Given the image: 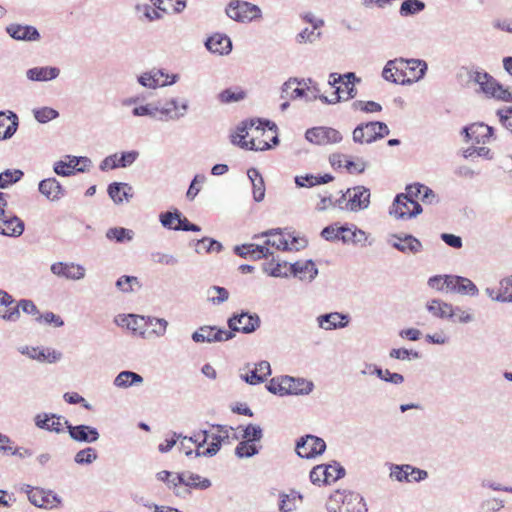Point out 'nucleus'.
I'll use <instances>...</instances> for the list:
<instances>
[{
	"label": "nucleus",
	"mask_w": 512,
	"mask_h": 512,
	"mask_svg": "<svg viewBox=\"0 0 512 512\" xmlns=\"http://www.w3.org/2000/svg\"><path fill=\"white\" fill-rule=\"evenodd\" d=\"M20 310L29 315H40L37 306L32 300L21 299L18 302L7 291L0 289V318L8 322H17L20 319Z\"/></svg>",
	"instance_id": "1"
},
{
	"label": "nucleus",
	"mask_w": 512,
	"mask_h": 512,
	"mask_svg": "<svg viewBox=\"0 0 512 512\" xmlns=\"http://www.w3.org/2000/svg\"><path fill=\"white\" fill-rule=\"evenodd\" d=\"M469 79L477 84L486 96L502 101H512V89L505 88L489 73L478 70L470 71Z\"/></svg>",
	"instance_id": "2"
},
{
	"label": "nucleus",
	"mask_w": 512,
	"mask_h": 512,
	"mask_svg": "<svg viewBox=\"0 0 512 512\" xmlns=\"http://www.w3.org/2000/svg\"><path fill=\"white\" fill-rule=\"evenodd\" d=\"M389 133L390 130L384 122L371 121L357 125L352 132V138L357 144H371Z\"/></svg>",
	"instance_id": "3"
},
{
	"label": "nucleus",
	"mask_w": 512,
	"mask_h": 512,
	"mask_svg": "<svg viewBox=\"0 0 512 512\" xmlns=\"http://www.w3.org/2000/svg\"><path fill=\"white\" fill-rule=\"evenodd\" d=\"M7 194L0 192V234L8 237H19L24 232V222L13 215L6 212Z\"/></svg>",
	"instance_id": "4"
},
{
	"label": "nucleus",
	"mask_w": 512,
	"mask_h": 512,
	"mask_svg": "<svg viewBox=\"0 0 512 512\" xmlns=\"http://www.w3.org/2000/svg\"><path fill=\"white\" fill-rule=\"evenodd\" d=\"M225 13L230 19L241 23L251 22L261 17V9L257 5L242 0L230 1Z\"/></svg>",
	"instance_id": "5"
},
{
	"label": "nucleus",
	"mask_w": 512,
	"mask_h": 512,
	"mask_svg": "<svg viewBox=\"0 0 512 512\" xmlns=\"http://www.w3.org/2000/svg\"><path fill=\"white\" fill-rule=\"evenodd\" d=\"M22 490L27 494L30 503L38 508L53 509L61 504V498L52 490L25 485Z\"/></svg>",
	"instance_id": "6"
},
{
	"label": "nucleus",
	"mask_w": 512,
	"mask_h": 512,
	"mask_svg": "<svg viewBox=\"0 0 512 512\" xmlns=\"http://www.w3.org/2000/svg\"><path fill=\"white\" fill-rule=\"evenodd\" d=\"M229 331L241 332L243 334H251L255 332L261 325L258 314L242 311L233 314L227 321Z\"/></svg>",
	"instance_id": "7"
},
{
	"label": "nucleus",
	"mask_w": 512,
	"mask_h": 512,
	"mask_svg": "<svg viewBox=\"0 0 512 512\" xmlns=\"http://www.w3.org/2000/svg\"><path fill=\"white\" fill-rule=\"evenodd\" d=\"M422 213L417 200H410L404 194H398L389 210V214L397 219H410Z\"/></svg>",
	"instance_id": "8"
},
{
	"label": "nucleus",
	"mask_w": 512,
	"mask_h": 512,
	"mask_svg": "<svg viewBox=\"0 0 512 512\" xmlns=\"http://www.w3.org/2000/svg\"><path fill=\"white\" fill-rule=\"evenodd\" d=\"M387 243L403 254L416 255L424 249L422 242L417 237L406 233L389 235Z\"/></svg>",
	"instance_id": "9"
},
{
	"label": "nucleus",
	"mask_w": 512,
	"mask_h": 512,
	"mask_svg": "<svg viewBox=\"0 0 512 512\" xmlns=\"http://www.w3.org/2000/svg\"><path fill=\"white\" fill-rule=\"evenodd\" d=\"M326 449L325 441L314 435H305L296 442V453L301 458L311 459L324 453Z\"/></svg>",
	"instance_id": "10"
},
{
	"label": "nucleus",
	"mask_w": 512,
	"mask_h": 512,
	"mask_svg": "<svg viewBox=\"0 0 512 512\" xmlns=\"http://www.w3.org/2000/svg\"><path fill=\"white\" fill-rule=\"evenodd\" d=\"M389 477L398 482H421L428 477V472L410 464H390Z\"/></svg>",
	"instance_id": "11"
},
{
	"label": "nucleus",
	"mask_w": 512,
	"mask_h": 512,
	"mask_svg": "<svg viewBox=\"0 0 512 512\" xmlns=\"http://www.w3.org/2000/svg\"><path fill=\"white\" fill-rule=\"evenodd\" d=\"M158 103V121L168 122L177 121L183 118L189 108L188 100L179 103L177 98H171L164 105Z\"/></svg>",
	"instance_id": "12"
},
{
	"label": "nucleus",
	"mask_w": 512,
	"mask_h": 512,
	"mask_svg": "<svg viewBox=\"0 0 512 512\" xmlns=\"http://www.w3.org/2000/svg\"><path fill=\"white\" fill-rule=\"evenodd\" d=\"M235 336L232 331H228L216 326H202L192 333V340L196 343H214L223 342L232 339Z\"/></svg>",
	"instance_id": "13"
},
{
	"label": "nucleus",
	"mask_w": 512,
	"mask_h": 512,
	"mask_svg": "<svg viewBox=\"0 0 512 512\" xmlns=\"http://www.w3.org/2000/svg\"><path fill=\"white\" fill-rule=\"evenodd\" d=\"M305 138L316 145H329L341 142L342 134L334 128L320 126L308 129Z\"/></svg>",
	"instance_id": "14"
},
{
	"label": "nucleus",
	"mask_w": 512,
	"mask_h": 512,
	"mask_svg": "<svg viewBox=\"0 0 512 512\" xmlns=\"http://www.w3.org/2000/svg\"><path fill=\"white\" fill-rule=\"evenodd\" d=\"M346 194H348V200L345 208L351 212H359L365 210L370 205V189L358 185L352 188H348L346 190Z\"/></svg>",
	"instance_id": "15"
},
{
	"label": "nucleus",
	"mask_w": 512,
	"mask_h": 512,
	"mask_svg": "<svg viewBox=\"0 0 512 512\" xmlns=\"http://www.w3.org/2000/svg\"><path fill=\"white\" fill-rule=\"evenodd\" d=\"M69 436L72 440L80 443H94L100 438V433L97 428L79 424L72 425L68 420H64Z\"/></svg>",
	"instance_id": "16"
},
{
	"label": "nucleus",
	"mask_w": 512,
	"mask_h": 512,
	"mask_svg": "<svg viewBox=\"0 0 512 512\" xmlns=\"http://www.w3.org/2000/svg\"><path fill=\"white\" fill-rule=\"evenodd\" d=\"M52 274L67 280L78 281L85 277L86 269L74 262H55L50 266Z\"/></svg>",
	"instance_id": "17"
},
{
	"label": "nucleus",
	"mask_w": 512,
	"mask_h": 512,
	"mask_svg": "<svg viewBox=\"0 0 512 512\" xmlns=\"http://www.w3.org/2000/svg\"><path fill=\"white\" fill-rule=\"evenodd\" d=\"M215 427L218 429V434H213L211 436L212 442L206 449H196L195 457H213L220 451L222 444L228 442L230 438L229 430H233V428H228L223 425H216Z\"/></svg>",
	"instance_id": "18"
},
{
	"label": "nucleus",
	"mask_w": 512,
	"mask_h": 512,
	"mask_svg": "<svg viewBox=\"0 0 512 512\" xmlns=\"http://www.w3.org/2000/svg\"><path fill=\"white\" fill-rule=\"evenodd\" d=\"M319 328L324 330L342 329L348 326L349 315L341 312L321 314L316 318Z\"/></svg>",
	"instance_id": "19"
},
{
	"label": "nucleus",
	"mask_w": 512,
	"mask_h": 512,
	"mask_svg": "<svg viewBox=\"0 0 512 512\" xmlns=\"http://www.w3.org/2000/svg\"><path fill=\"white\" fill-rule=\"evenodd\" d=\"M6 32L8 35L18 41H38L40 40V33L36 27L31 25H21V24H10L6 27Z\"/></svg>",
	"instance_id": "20"
},
{
	"label": "nucleus",
	"mask_w": 512,
	"mask_h": 512,
	"mask_svg": "<svg viewBox=\"0 0 512 512\" xmlns=\"http://www.w3.org/2000/svg\"><path fill=\"white\" fill-rule=\"evenodd\" d=\"M428 66L424 60L420 59H407L406 70L407 78H402L400 81L401 85H411L415 82L420 81L424 78L427 72Z\"/></svg>",
	"instance_id": "21"
},
{
	"label": "nucleus",
	"mask_w": 512,
	"mask_h": 512,
	"mask_svg": "<svg viewBox=\"0 0 512 512\" xmlns=\"http://www.w3.org/2000/svg\"><path fill=\"white\" fill-rule=\"evenodd\" d=\"M448 291L457 293L460 295L477 296L479 289L477 286L468 278L458 275H452L449 279Z\"/></svg>",
	"instance_id": "22"
},
{
	"label": "nucleus",
	"mask_w": 512,
	"mask_h": 512,
	"mask_svg": "<svg viewBox=\"0 0 512 512\" xmlns=\"http://www.w3.org/2000/svg\"><path fill=\"white\" fill-rule=\"evenodd\" d=\"M285 395H308L312 392L314 384L304 378L284 376Z\"/></svg>",
	"instance_id": "23"
},
{
	"label": "nucleus",
	"mask_w": 512,
	"mask_h": 512,
	"mask_svg": "<svg viewBox=\"0 0 512 512\" xmlns=\"http://www.w3.org/2000/svg\"><path fill=\"white\" fill-rule=\"evenodd\" d=\"M38 190L50 201H58L66 193L64 187L54 177L41 180L38 184Z\"/></svg>",
	"instance_id": "24"
},
{
	"label": "nucleus",
	"mask_w": 512,
	"mask_h": 512,
	"mask_svg": "<svg viewBox=\"0 0 512 512\" xmlns=\"http://www.w3.org/2000/svg\"><path fill=\"white\" fill-rule=\"evenodd\" d=\"M462 133L467 141L474 140L477 144H485L493 134V127L484 123H475L464 127Z\"/></svg>",
	"instance_id": "25"
},
{
	"label": "nucleus",
	"mask_w": 512,
	"mask_h": 512,
	"mask_svg": "<svg viewBox=\"0 0 512 512\" xmlns=\"http://www.w3.org/2000/svg\"><path fill=\"white\" fill-rule=\"evenodd\" d=\"M266 127L271 131L276 130V124L272 121L266 119H251L249 121H244L240 126L237 127V133L231 135V139L233 136H236V141H240V134H248V130L255 129L256 132H262V135L266 134Z\"/></svg>",
	"instance_id": "26"
},
{
	"label": "nucleus",
	"mask_w": 512,
	"mask_h": 512,
	"mask_svg": "<svg viewBox=\"0 0 512 512\" xmlns=\"http://www.w3.org/2000/svg\"><path fill=\"white\" fill-rule=\"evenodd\" d=\"M234 253L241 258H247L250 256L253 260L268 258L273 255V252H271L268 247L253 243L235 246Z\"/></svg>",
	"instance_id": "27"
},
{
	"label": "nucleus",
	"mask_w": 512,
	"mask_h": 512,
	"mask_svg": "<svg viewBox=\"0 0 512 512\" xmlns=\"http://www.w3.org/2000/svg\"><path fill=\"white\" fill-rule=\"evenodd\" d=\"M61 420L66 419L56 414L40 413L34 417L36 427L58 434L63 432Z\"/></svg>",
	"instance_id": "28"
},
{
	"label": "nucleus",
	"mask_w": 512,
	"mask_h": 512,
	"mask_svg": "<svg viewBox=\"0 0 512 512\" xmlns=\"http://www.w3.org/2000/svg\"><path fill=\"white\" fill-rule=\"evenodd\" d=\"M318 274V269L312 260L297 261L290 264V275L298 277L300 280L311 282Z\"/></svg>",
	"instance_id": "29"
},
{
	"label": "nucleus",
	"mask_w": 512,
	"mask_h": 512,
	"mask_svg": "<svg viewBox=\"0 0 512 512\" xmlns=\"http://www.w3.org/2000/svg\"><path fill=\"white\" fill-rule=\"evenodd\" d=\"M205 46L212 53L227 55L232 50V41L227 35L216 33L206 40Z\"/></svg>",
	"instance_id": "30"
},
{
	"label": "nucleus",
	"mask_w": 512,
	"mask_h": 512,
	"mask_svg": "<svg viewBox=\"0 0 512 512\" xmlns=\"http://www.w3.org/2000/svg\"><path fill=\"white\" fill-rule=\"evenodd\" d=\"M60 69L54 66H38L26 71V77L31 81L46 82L56 79Z\"/></svg>",
	"instance_id": "31"
},
{
	"label": "nucleus",
	"mask_w": 512,
	"mask_h": 512,
	"mask_svg": "<svg viewBox=\"0 0 512 512\" xmlns=\"http://www.w3.org/2000/svg\"><path fill=\"white\" fill-rule=\"evenodd\" d=\"M271 374V366L268 361H260L255 364L254 369L250 371V374H241V379L250 385H256L263 383L267 376Z\"/></svg>",
	"instance_id": "32"
},
{
	"label": "nucleus",
	"mask_w": 512,
	"mask_h": 512,
	"mask_svg": "<svg viewBox=\"0 0 512 512\" xmlns=\"http://www.w3.org/2000/svg\"><path fill=\"white\" fill-rule=\"evenodd\" d=\"M17 128L18 116L12 111H8V114L0 111V140L11 138Z\"/></svg>",
	"instance_id": "33"
},
{
	"label": "nucleus",
	"mask_w": 512,
	"mask_h": 512,
	"mask_svg": "<svg viewBox=\"0 0 512 512\" xmlns=\"http://www.w3.org/2000/svg\"><path fill=\"white\" fill-rule=\"evenodd\" d=\"M107 192L116 204H121L124 200L129 201L133 197L132 186L123 182L109 184Z\"/></svg>",
	"instance_id": "34"
},
{
	"label": "nucleus",
	"mask_w": 512,
	"mask_h": 512,
	"mask_svg": "<svg viewBox=\"0 0 512 512\" xmlns=\"http://www.w3.org/2000/svg\"><path fill=\"white\" fill-rule=\"evenodd\" d=\"M240 141H236V136H233L232 143L238 145L242 149L252 150V151H265L272 147V145L268 142L267 139H259L257 136L252 137L250 140H246V134H240Z\"/></svg>",
	"instance_id": "35"
},
{
	"label": "nucleus",
	"mask_w": 512,
	"mask_h": 512,
	"mask_svg": "<svg viewBox=\"0 0 512 512\" xmlns=\"http://www.w3.org/2000/svg\"><path fill=\"white\" fill-rule=\"evenodd\" d=\"M143 377L133 371L124 370L121 371L114 379L113 384L118 388H129L132 386H138L143 383Z\"/></svg>",
	"instance_id": "36"
},
{
	"label": "nucleus",
	"mask_w": 512,
	"mask_h": 512,
	"mask_svg": "<svg viewBox=\"0 0 512 512\" xmlns=\"http://www.w3.org/2000/svg\"><path fill=\"white\" fill-rule=\"evenodd\" d=\"M248 178L253 186V198L256 202H260L265 197L264 180L256 168H250L247 171Z\"/></svg>",
	"instance_id": "37"
},
{
	"label": "nucleus",
	"mask_w": 512,
	"mask_h": 512,
	"mask_svg": "<svg viewBox=\"0 0 512 512\" xmlns=\"http://www.w3.org/2000/svg\"><path fill=\"white\" fill-rule=\"evenodd\" d=\"M426 309L435 317L449 319L452 312V304L439 299H432L427 302Z\"/></svg>",
	"instance_id": "38"
},
{
	"label": "nucleus",
	"mask_w": 512,
	"mask_h": 512,
	"mask_svg": "<svg viewBox=\"0 0 512 512\" xmlns=\"http://www.w3.org/2000/svg\"><path fill=\"white\" fill-rule=\"evenodd\" d=\"M334 179V177L331 174H324L315 176L312 174H306L304 176H296L295 177V184L297 187H313L320 184H326L331 182Z\"/></svg>",
	"instance_id": "39"
},
{
	"label": "nucleus",
	"mask_w": 512,
	"mask_h": 512,
	"mask_svg": "<svg viewBox=\"0 0 512 512\" xmlns=\"http://www.w3.org/2000/svg\"><path fill=\"white\" fill-rule=\"evenodd\" d=\"M426 8L425 2L422 0H404L399 8V15L401 17H413L421 12H423Z\"/></svg>",
	"instance_id": "40"
},
{
	"label": "nucleus",
	"mask_w": 512,
	"mask_h": 512,
	"mask_svg": "<svg viewBox=\"0 0 512 512\" xmlns=\"http://www.w3.org/2000/svg\"><path fill=\"white\" fill-rule=\"evenodd\" d=\"M368 369H372L371 374H375L378 378L381 380L392 383L395 385L402 384L404 382L403 375L395 372H390L388 369L383 370L381 367L375 365V364H368Z\"/></svg>",
	"instance_id": "41"
},
{
	"label": "nucleus",
	"mask_w": 512,
	"mask_h": 512,
	"mask_svg": "<svg viewBox=\"0 0 512 512\" xmlns=\"http://www.w3.org/2000/svg\"><path fill=\"white\" fill-rule=\"evenodd\" d=\"M207 301L219 306L229 299L230 293L225 287L213 285L206 291Z\"/></svg>",
	"instance_id": "42"
},
{
	"label": "nucleus",
	"mask_w": 512,
	"mask_h": 512,
	"mask_svg": "<svg viewBox=\"0 0 512 512\" xmlns=\"http://www.w3.org/2000/svg\"><path fill=\"white\" fill-rule=\"evenodd\" d=\"M141 321L144 325L153 327L150 333L156 337L164 336L167 331L168 321L164 318L145 316L141 318Z\"/></svg>",
	"instance_id": "43"
},
{
	"label": "nucleus",
	"mask_w": 512,
	"mask_h": 512,
	"mask_svg": "<svg viewBox=\"0 0 512 512\" xmlns=\"http://www.w3.org/2000/svg\"><path fill=\"white\" fill-rule=\"evenodd\" d=\"M204 250L206 253H219L223 250V245L210 237H203L195 241V252L200 254Z\"/></svg>",
	"instance_id": "44"
},
{
	"label": "nucleus",
	"mask_w": 512,
	"mask_h": 512,
	"mask_svg": "<svg viewBox=\"0 0 512 512\" xmlns=\"http://www.w3.org/2000/svg\"><path fill=\"white\" fill-rule=\"evenodd\" d=\"M260 236L272 237L273 241L271 242V246L275 247L277 250L287 251L289 248V241L279 228L267 230Z\"/></svg>",
	"instance_id": "45"
},
{
	"label": "nucleus",
	"mask_w": 512,
	"mask_h": 512,
	"mask_svg": "<svg viewBox=\"0 0 512 512\" xmlns=\"http://www.w3.org/2000/svg\"><path fill=\"white\" fill-rule=\"evenodd\" d=\"M186 472L177 473L176 476L171 480V484L177 487L179 484H183L189 488L205 490L211 486V481L204 478L200 482H190L186 480Z\"/></svg>",
	"instance_id": "46"
},
{
	"label": "nucleus",
	"mask_w": 512,
	"mask_h": 512,
	"mask_svg": "<svg viewBox=\"0 0 512 512\" xmlns=\"http://www.w3.org/2000/svg\"><path fill=\"white\" fill-rule=\"evenodd\" d=\"M260 448L261 446L256 445V443L243 439L236 446L235 455L241 459L251 458L260 452Z\"/></svg>",
	"instance_id": "47"
},
{
	"label": "nucleus",
	"mask_w": 512,
	"mask_h": 512,
	"mask_svg": "<svg viewBox=\"0 0 512 512\" xmlns=\"http://www.w3.org/2000/svg\"><path fill=\"white\" fill-rule=\"evenodd\" d=\"M132 115L134 117H149L158 120V103L150 102L137 105L132 109Z\"/></svg>",
	"instance_id": "48"
},
{
	"label": "nucleus",
	"mask_w": 512,
	"mask_h": 512,
	"mask_svg": "<svg viewBox=\"0 0 512 512\" xmlns=\"http://www.w3.org/2000/svg\"><path fill=\"white\" fill-rule=\"evenodd\" d=\"M346 490H336L332 493L327 502L326 509L328 512H343V504L346 497Z\"/></svg>",
	"instance_id": "49"
},
{
	"label": "nucleus",
	"mask_w": 512,
	"mask_h": 512,
	"mask_svg": "<svg viewBox=\"0 0 512 512\" xmlns=\"http://www.w3.org/2000/svg\"><path fill=\"white\" fill-rule=\"evenodd\" d=\"M23 175L24 173L20 169H6L0 173V188L5 189L10 185L20 181Z\"/></svg>",
	"instance_id": "50"
},
{
	"label": "nucleus",
	"mask_w": 512,
	"mask_h": 512,
	"mask_svg": "<svg viewBox=\"0 0 512 512\" xmlns=\"http://www.w3.org/2000/svg\"><path fill=\"white\" fill-rule=\"evenodd\" d=\"M302 496L299 493L281 494L279 502L280 512H291L296 509V502L301 501Z\"/></svg>",
	"instance_id": "51"
},
{
	"label": "nucleus",
	"mask_w": 512,
	"mask_h": 512,
	"mask_svg": "<svg viewBox=\"0 0 512 512\" xmlns=\"http://www.w3.org/2000/svg\"><path fill=\"white\" fill-rule=\"evenodd\" d=\"M133 236L134 232L132 230L123 227L110 228L106 232V237L109 240H115L116 242H123L125 240L131 241Z\"/></svg>",
	"instance_id": "52"
},
{
	"label": "nucleus",
	"mask_w": 512,
	"mask_h": 512,
	"mask_svg": "<svg viewBox=\"0 0 512 512\" xmlns=\"http://www.w3.org/2000/svg\"><path fill=\"white\" fill-rule=\"evenodd\" d=\"M325 466L328 467V470L325 472V484H330L344 477L345 469L338 462H333L332 464H325Z\"/></svg>",
	"instance_id": "53"
},
{
	"label": "nucleus",
	"mask_w": 512,
	"mask_h": 512,
	"mask_svg": "<svg viewBox=\"0 0 512 512\" xmlns=\"http://www.w3.org/2000/svg\"><path fill=\"white\" fill-rule=\"evenodd\" d=\"M246 93L241 89L233 90L231 88L225 89L219 93L218 99L221 103H233L243 100Z\"/></svg>",
	"instance_id": "54"
},
{
	"label": "nucleus",
	"mask_w": 512,
	"mask_h": 512,
	"mask_svg": "<svg viewBox=\"0 0 512 512\" xmlns=\"http://www.w3.org/2000/svg\"><path fill=\"white\" fill-rule=\"evenodd\" d=\"M98 455L93 447H86L75 454L74 461L79 465H88L97 459Z\"/></svg>",
	"instance_id": "55"
},
{
	"label": "nucleus",
	"mask_w": 512,
	"mask_h": 512,
	"mask_svg": "<svg viewBox=\"0 0 512 512\" xmlns=\"http://www.w3.org/2000/svg\"><path fill=\"white\" fill-rule=\"evenodd\" d=\"M398 63L402 64L403 61L399 59L389 60L383 68L382 76L386 81L400 84L402 78L397 77L394 68L398 66Z\"/></svg>",
	"instance_id": "56"
},
{
	"label": "nucleus",
	"mask_w": 512,
	"mask_h": 512,
	"mask_svg": "<svg viewBox=\"0 0 512 512\" xmlns=\"http://www.w3.org/2000/svg\"><path fill=\"white\" fill-rule=\"evenodd\" d=\"M181 212L178 209L172 211L162 212L159 215V221L162 226L166 229L175 230L176 225L174 223L180 220Z\"/></svg>",
	"instance_id": "57"
},
{
	"label": "nucleus",
	"mask_w": 512,
	"mask_h": 512,
	"mask_svg": "<svg viewBox=\"0 0 512 512\" xmlns=\"http://www.w3.org/2000/svg\"><path fill=\"white\" fill-rule=\"evenodd\" d=\"M451 316L449 319H451L453 322H458L461 324H467L474 321V315L466 310H463L460 306H453L452 305V312L450 313Z\"/></svg>",
	"instance_id": "58"
},
{
	"label": "nucleus",
	"mask_w": 512,
	"mask_h": 512,
	"mask_svg": "<svg viewBox=\"0 0 512 512\" xmlns=\"http://www.w3.org/2000/svg\"><path fill=\"white\" fill-rule=\"evenodd\" d=\"M33 114L35 119L42 124L47 123L53 119H56L59 116L58 111L51 107H42L34 109Z\"/></svg>",
	"instance_id": "59"
},
{
	"label": "nucleus",
	"mask_w": 512,
	"mask_h": 512,
	"mask_svg": "<svg viewBox=\"0 0 512 512\" xmlns=\"http://www.w3.org/2000/svg\"><path fill=\"white\" fill-rule=\"evenodd\" d=\"M242 438L244 440H249L254 443L260 442L261 439L263 438V430L259 425L248 424L243 429Z\"/></svg>",
	"instance_id": "60"
},
{
	"label": "nucleus",
	"mask_w": 512,
	"mask_h": 512,
	"mask_svg": "<svg viewBox=\"0 0 512 512\" xmlns=\"http://www.w3.org/2000/svg\"><path fill=\"white\" fill-rule=\"evenodd\" d=\"M67 158L69 162L67 164H71V169L74 170V174L76 172L83 173L87 170V166L91 165V160L84 156H71L68 155Z\"/></svg>",
	"instance_id": "61"
},
{
	"label": "nucleus",
	"mask_w": 512,
	"mask_h": 512,
	"mask_svg": "<svg viewBox=\"0 0 512 512\" xmlns=\"http://www.w3.org/2000/svg\"><path fill=\"white\" fill-rule=\"evenodd\" d=\"M151 260L156 264L167 266H175L179 263V260L176 256L162 252L151 253Z\"/></svg>",
	"instance_id": "62"
},
{
	"label": "nucleus",
	"mask_w": 512,
	"mask_h": 512,
	"mask_svg": "<svg viewBox=\"0 0 512 512\" xmlns=\"http://www.w3.org/2000/svg\"><path fill=\"white\" fill-rule=\"evenodd\" d=\"M451 275H435L428 279V286L437 291H448V283Z\"/></svg>",
	"instance_id": "63"
},
{
	"label": "nucleus",
	"mask_w": 512,
	"mask_h": 512,
	"mask_svg": "<svg viewBox=\"0 0 512 512\" xmlns=\"http://www.w3.org/2000/svg\"><path fill=\"white\" fill-rule=\"evenodd\" d=\"M504 507V502L497 498L483 500L480 503L481 512H498Z\"/></svg>",
	"instance_id": "64"
}]
</instances>
